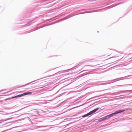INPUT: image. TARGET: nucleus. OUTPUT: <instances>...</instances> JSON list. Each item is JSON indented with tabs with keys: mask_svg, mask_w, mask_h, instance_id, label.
Wrapping results in <instances>:
<instances>
[{
	"mask_svg": "<svg viewBox=\"0 0 132 132\" xmlns=\"http://www.w3.org/2000/svg\"><path fill=\"white\" fill-rule=\"evenodd\" d=\"M125 110H118V111H115L114 113H112L111 114L108 115L106 116V118L107 119H109L110 118H111L113 116L116 114H117L120 113L122 112H123L125 111Z\"/></svg>",
	"mask_w": 132,
	"mask_h": 132,
	"instance_id": "nucleus-1",
	"label": "nucleus"
},
{
	"mask_svg": "<svg viewBox=\"0 0 132 132\" xmlns=\"http://www.w3.org/2000/svg\"><path fill=\"white\" fill-rule=\"evenodd\" d=\"M32 93L31 92H25L23 94H21L20 95H18V97H20L28 95L29 94H31Z\"/></svg>",
	"mask_w": 132,
	"mask_h": 132,
	"instance_id": "nucleus-2",
	"label": "nucleus"
},
{
	"mask_svg": "<svg viewBox=\"0 0 132 132\" xmlns=\"http://www.w3.org/2000/svg\"><path fill=\"white\" fill-rule=\"evenodd\" d=\"M106 119H107L106 116H105L101 118L97 119L96 120H97L98 122H100L104 121Z\"/></svg>",
	"mask_w": 132,
	"mask_h": 132,
	"instance_id": "nucleus-3",
	"label": "nucleus"
},
{
	"mask_svg": "<svg viewBox=\"0 0 132 132\" xmlns=\"http://www.w3.org/2000/svg\"><path fill=\"white\" fill-rule=\"evenodd\" d=\"M56 22H54V23H51V24H48L47 25H44L42 27H40L39 28H36V29H35V30H37L38 29H40V28H43V27H46V26H50V25H52L53 24H55V23H56Z\"/></svg>",
	"mask_w": 132,
	"mask_h": 132,
	"instance_id": "nucleus-4",
	"label": "nucleus"
},
{
	"mask_svg": "<svg viewBox=\"0 0 132 132\" xmlns=\"http://www.w3.org/2000/svg\"><path fill=\"white\" fill-rule=\"evenodd\" d=\"M132 92V90H121L119 92H117L118 94H119L120 93H122L124 92Z\"/></svg>",
	"mask_w": 132,
	"mask_h": 132,
	"instance_id": "nucleus-5",
	"label": "nucleus"
},
{
	"mask_svg": "<svg viewBox=\"0 0 132 132\" xmlns=\"http://www.w3.org/2000/svg\"><path fill=\"white\" fill-rule=\"evenodd\" d=\"M18 97V95H17L16 96H13V97H11V98L9 97L8 98H6L5 99V101L8 100H10V99H12L16 98Z\"/></svg>",
	"mask_w": 132,
	"mask_h": 132,
	"instance_id": "nucleus-6",
	"label": "nucleus"
},
{
	"mask_svg": "<svg viewBox=\"0 0 132 132\" xmlns=\"http://www.w3.org/2000/svg\"><path fill=\"white\" fill-rule=\"evenodd\" d=\"M47 126H36L35 127V129H37L38 128H43L45 127H47Z\"/></svg>",
	"mask_w": 132,
	"mask_h": 132,
	"instance_id": "nucleus-7",
	"label": "nucleus"
},
{
	"mask_svg": "<svg viewBox=\"0 0 132 132\" xmlns=\"http://www.w3.org/2000/svg\"><path fill=\"white\" fill-rule=\"evenodd\" d=\"M71 16H70L69 17H68V16H67L66 17H65L64 18L62 19H61L60 20V21H59V22H60L62 21H63L64 20H65L67 19H68V18H69L70 17H71Z\"/></svg>",
	"mask_w": 132,
	"mask_h": 132,
	"instance_id": "nucleus-8",
	"label": "nucleus"
},
{
	"mask_svg": "<svg viewBox=\"0 0 132 132\" xmlns=\"http://www.w3.org/2000/svg\"><path fill=\"white\" fill-rule=\"evenodd\" d=\"M130 85H132V84H129V85H122L119 86L120 87H124V86H127Z\"/></svg>",
	"mask_w": 132,
	"mask_h": 132,
	"instance_id": "nucleus-9",
	"label": "nucleus"
},
{
	"mask_svg": "<svg viewBox=\"0 0 132 132\" xmlns=\"http://www.w3.org/2000/svg\"><path fill=\"white\" fill-rule=\"evenodd\" d=\"M37 81V80H35V81H32V82H30L29 83H28V84H26L23 85V86H26L27 85H29L30 84H31L32 83V82H35V81Z\"/></svg>",
	"mask_w": 132,
	"mask_h": 132,
	"instance_id": "nucleus-10",
	"label": "nucleus"
},
{
	"mask_svg": "<svg viewBox=\"0 0 132 132\" xmlns=\"http://www.w3.org/2000/svg\"><path fill=\"white\" fill-rule=\"evenodd\" d=\"M12 118H13V117H11L10 118H8L7 119H4V121H5L7 120H10V119H11Z\"/></svg>",
	"mask_w": 132,
	"mask_h": 132,
	"instance_id": "nucleus-11",
	"label": "nucleus"
},
{
	"mask_svg": "<svg viewBox=\"0 0 132 132\" xmlns=\"http://www.w3.org/2000/svg\"><path fill=\"white\" fill-rule=\"evenodd\" d=\"M87 116H87V114H85L82 116H81L80 117H80L84 118V117H87Z\"/></svg>",
	"mask_w": 132,
	"mask_h": 132,
	"instance_id": "nucleus-12",
	"label": "nucleus"
},
{
	"mask_svg": "<svg viewBox=\"0 0 132 132\" xmlns=\"http://www.w3.org/2000/svg\"><path fill=\"white\" fill-rule=\"evenodd\" d=\"M129 77V76H127L126 77H122L121 78H122V79H127V78H126L127 77Z\"/></svg>",
	"mask_w": 132,
	"mask_h": 132,
	"instance_id": "nucleus-13",
	"label": "nucleus"
},
{
	"mask_svg": "<svg viewBox=\"0 0 132 132\" xmlns=\"http://www.w3.org/2000/svg\"><path fill=\"white\" fill-rule=\"evenodd\" d=\"M89 12H81V13H80L79 14H84V13H89Z\"/></svg>",
	"mask_w": 132,
	"mask_h": 132,
	"instance_id": "nucleus-14",
	"label": "nucleus"
},
{
	"mask_svg": "<svg viewBox=\"0 0 132 132\" xmlns=\"http://www.w3.org/2000/svg\"><path fill=\"white\" fill-rule=\"evenodd\" d=\"M99 109V108H96L94 109V110L95 111V112H96Z\"/></svg>",
	"mask_w": 132,
	"mask_h": 132,
	"instance_id": "nucleus-15",
	"label": "nucleus"
},
{
	"mask_svg": "<svg viewBox=\"0 0 132 132\" xmlns=\"http://www.w3.org/2000/svg\"><path fill=\"white\" fill-rule=\"evenodd\" d=\"M86 114H87V115L88 116H89V115H91L90 112H88V113Z\"/></svg>",
	"mask_w": 132,
	"mask_h": 132,
	"instance_id": "nucleus-16",
	"label": "nucleus"
},
{
	"mask_svg": "<svg viewBox=\"0 0 132 132\" xmlns=\"http://www.w3.org/2000/svg\"><path fill=\"white\" fill-rule=\"evenodd\" d=\"M87 74L86 73H84L83 74H82L81 75V76H84L85 75H86Z\"/></svg>",
	"mask_w": 132,
	"mask_h": 132,
	"instance_id": "nucleus-17",
	"label": "nucleus"
},
{
	"mask_svg": "<svg viewBox=\"0 0 132 132\" xmlns=\"http://www.w3.org/2000/svg\"><path fill=\"white\" fill-rule=\"evenodd\" d=\"M7 90V89H3L0 92H2V91H6Z\"/></svg>",
	"mask_w": 132,
	"mask_h": 132,
	"instance_id": "nucleus-18",
	"label": "nucleus"
},
{
	"mask_svg": "<svg viewBox=\"0 0 132 132\" xmlns=\"http://www.w3.org/2000/svg\"><path fill=\"white\" fill-rule=\"evenodd\" d=\"M90 112V113L91 114H92L94 113H93V111L92 110Z\"/></svg>",
	"mask_w": 132,
	"mask_h": 132,
	"instance_id": "nucleus-19",
	"label": "nucleus"
},
{
	"mask_svg": "<svg viewBox=\"0 0 132 132\" xmlns=\"http://www.w3.org/2000/svg\"><path fill=\"white\" fill-rule=\"evenodd\" d=\"M15 127H13L12 128L9 129H7V130H6V131H7L8 130H11V129H12V128H15Z\"/></svg>",
	"mask_w": 132,
	"mask_h": 132,
	"instance_id": "nucleus-20",
	"label": "nucleus"
},
{
	"mask_svg": "<svg viewBox=\"0 0 132 132\" xmlns=\"http://www.w3.org/2000/svg\"><path fill=\"white\" fill-rule=\"evenodd\" d=\"M122 3H122V2L119 3H118V4H117V5H116L115 6H116L117 5H120V4H122Z\"/></svg>",
	"mask_w": 132,
	"mask_h": 132,
	"instance_id": "nucleus-21",
	"label": "nucleus"
},
{
	"mask_svg": "<svg viewBox=\"0 0 132 132\" xmlns=\"http://www.w3.org/2000/svg\"><path fill=\"white\" fill-rule=\"evenodd\" d=\"M18 111H16V112H13L12 113H7V114H12V113H14L16 112H17Z\"/></svg>",
	"mask_w": 132,
	"mask_h": 132,
	"instance_id": "nucleus-22",
	"label": "nucleus"
},
{
	"mask_svg": "<svg viewBox=\"0 0 132 132\" xmlns=\"http://www.w3.org/2000/svg\"><path fill=\"white\" fill-rule=\"evenodd\" d=\"M78 107H74V108H72V109H71L70 110H71L72 109H74V108H77Z\"/></svg>",
	"mask_w": 132,
	"mask_h": 132,
	"instance_id": "nucleus-23",
	"label": "nucleus"
},
{
	"mask_svg": "<svg viewBox=\"0 0 132 132\" xmlns=\"http://www.w3.org/2000/svg\"><path fill=\"white\" fill-rule=\"evenodd\" d=\"M52 19H47V21H50V20H51Z\"/></svg>",
	"mask_w": 132,
	"mask_h": 132,
	"instance_id": "nucleus-24",
	"label": "nucleus"
},
{
	"mask_svg": "<svg viewBox=\"0 0 132 132\" xmlns=\"http://www.w3.org/2000/svg\"><path fill=\"white\" fill-rule=\"evenodd\" d=\"M92 111H93V113H94L96 112H95V111H94V110H92Z\"/></svg>",
	"mask_w": 132,
	"mask_h": 132,
	"instance_id": "nucleus-25",
	"label": "nucleus"
},
{
	"mask_svg": "<svg viewBox=\"0 0 132 132\" xmlns=\"http://www.w3.org/2000/svg\"><path fill=\"white\" fill-rule=\"evenodd\" d=\"M88 70H85L82 71V72H84V71H88Z\"/></svg>",
	"mask_w": 132,
	"mask_h": 132,
	"instance_id": "nucleus-26",
	"label": "nucleus"
},
{
	"mask_svg": "<svg viewBox=\"0 0 132 132\" xmlns=\"http://www.w3.org/2000/svg\"><path fill=\"white\" fill-rule=\"evenodd\" d=\"M80 66V64H78L77 65V67H78V66Z\"/></svg>",
	"mask_w": 132,
	"mask_h": 132,
	"instance_id": "nucleus-27",
	"label": "nucleus"
},
{
	"mask_svg": "<svg viewBox=\"0 0 132 132\" xmlns=\"http://www.w3.org/2000/svg\"><path fill=\"white\" fill-rule=\"evenodd\" d=\"M43 79V78H42L39 79H38V80H40V79Z\"/></svg>",
	"mask_w": 132,
	"mask_h": 132,
	"instance_id": "nucleus-28",
	"label": "nucleus"
},
{
	"mask_svg": "<svg viewBox=\"0 0 132 132\" xmlns=\"http://www.w3.org/2000/svg\"><path fill=\"white\" fill-rule=\"evenodd\" d=\"M80 10L79 11H82L83 10Z\"/></svg>",
	"mask_w": 132,
	"mask_h": 132,
	"instance_id": "nucleus-29",
	"label": "nucleus"
},
{
	"mask_svg": "<svg viewBox=\"0 0 132 132\" xmlns=\"http://www.w3.org/2000/svg\"><path fill=\"white\" fill-rule=\"evenodd\" d=\"M27 25H28V26H30V25H29V23H28V24H27Z\"/></svg>",
	"mask_w": 132,
	"mask_h": 132,
	"instance_id": "nucleus-30",
	"label": "nucleus"
},
{
	"mask_svg": "<svg viewBox=\"0 0 132 132\" xmlns=\"http://www.w3.org/2000/svg\"><path fill=\"white\" fill-rule=\"evenodd\" d=\"M109 7V8H111L112 7H109H109Z\"/></svg>",
	"mask_w": 132,
	"mask_h": 132,
	"instance_id": "nucleus-31",
	"label": "nucleus"
},
{
	"mask_svg": "<svg viewBox=\"0 0 132 132\" xmlns=\"http://www.w3.org/2000/svg\"><path fill=\"white\" fill-rule=\"evenodd\" d=\"M89 66H90V67H93V66H91V65H88Z\"/></svg>",
	"mask_w": 132,
	"mask_h": 132,
	"instance_id": "nucleus-32",
	"label": "nucleus"
},
{
	"mask_svg": "<svg viewBox=\"0 0 132 132\" xmlns=\"http://www.w3.org/2000/svg\"><path fill=\"white\" fill-rule=\"evenodd\" d=\"M72 69H74V68H72ZM72 69V68H71V69ZM69 70H70V69H69Z\"/></svg>",
	"mask_w": 132,
	"mask_h": 132,
	"instance_id": "nucleus-33",
	"label": "nucleus"
},
{
	"mask_svg": "<svg viewBox=\"0 0 132 132\" xmlns=\"http://www.w3.org/2000/svg\"><path fill=\"white\" fill-rule=\"evenodd\" d=\"M124 95H121V96H124Z\"/></svg>",
	"mask_w": 132,
	"mask_h": 132,
	"instance_id": "nucleus-34",
	"label": "nucleus"
},
{
	"mask_svg": "<svg viewBox=\"0 0 132 132\" xmlns=\"http://www.w3.org/2000/svg\"><path fill=\"white\" fill-rule=\"evenodd\" d=\"M97 32H99V31H97Z\"/></svg>",
	"mask_w": 132,
	"mask_h": 132,
	"instance_id": "nucleus-35",
	"label": "nucleus"
}]
</instances>
